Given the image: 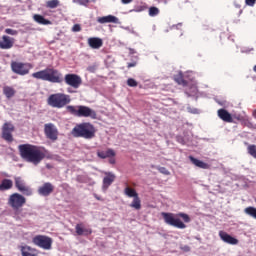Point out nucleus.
Instances as JSON below:
<instances>
[{
    "mask_svg": "<svg viewBox=\"0 0 256 256\" xmlns=\"http://www.w3.org/2000/svg\"><path fill=\"white\" fill-rule=\"evenodd\" d=\"M21 159L32 165H39L47 157V150L37 145L21 144L18 146Z\"/></svg>",
    "mask_w": 256,
    "mask_h": 256,
    "instance_id": "obj_1",
    "label": "nucleus"
},
{
    "mask_svg": "<svg viewBox=\"0 0 256 256\" xmlns=\"http://www.w3.org/2000/svg\"><path fill=\"white\" fill-rule=\"evenodd\" d=\"M162 217L167 225L176 227V229H187V225L185 223H191V217H189V214H185L183 212L177 214L162 212ZM179 217H181L184 222L181 221Z\"/></svg>",
    "mask_w": 256,
    "mask_h": 256,
    "instance_id": "obj_2",
    "label": "nucleus"
},
{
    "mask_svg": "<svg viewBox=\"0 0 256 256\" xmlns=\"http://www.w3.org/2000/svg\"><path fill=\"white\" fill-rule=\"evenodd\" d=\"M34 79H40L41 81H48L49 83H63V74L55 68H45L38 72L32 73Z\"/></svg>",
    "mask_w": 256,
    "mask_h": 256,
    "instance_id": "obj_3",
    "label": "nucleus"
},
{
    "mask_svg": "<svg viewBox=\"0 0 256 256\" xmlns=\"http://www.w3.org/2000/svg\"><path fill=\"white\" fill-rule=\"evenodd\" d=\"M95 133H97V129L89 122L76 124L72 129L73 137H81L82 139H95Z\"/></svg>",
    "mask_w": 256,
    "mask_h": 256,
    "instance_id": "obj_4",
    "label": "nucleus"
},
{
    "mask_svg": "<svg viewBox=\"0 0 256 256\" xmlns=\"http://www.w3.org/2000/svg\"><path fill=\"white\" fill-rule=\"evenodd\" d=\"M66 111L67 113H70V115H74V117H90V119H97V112L89 106L68 105L66 107Z\"/></svg>",
    "mask_w": 256,
    "mask_h": 256,
    "instance_id": "obj_5",
    "label": "nucleus"
},
{
    "mask_svg": "<svg viewBox=\"0 0 256 256\" xmlns=\"http://www.w3.org/2000/svg\"><path fill=\"white\" fill-rule=\"evenodd\" d=\"M47 103L54 109H63V107H66V105L71 103V96L65 93L52 94L48 97Z\"/></svg>",
    "mask_w": 256,
    "mask_h": 256,
    "instance_id": "obj_6",
    "label": "nucleus"
},
{
    "mask_svg": "<svg viewBox=\"0 0 256 256\" xmlns=\"http://www.w3.org/2000/svg\"><path fill=\"white\" fill-rule=\"evenodd\" d=\"M26 203L27 198L25 196L20 193H13L8 197L7 205L17 213L20 209H23Z\"/></svg>",
    "mask_w": 256,
    "mask_h": 256,
    "instance_id": "obj_7",
    "label": "nucleus"
},
{
    "mask_svg": "<svg viewBox=\"0 0 256 256\" xmlns=\"http://www.w3.org/2000/svg\"><path fill=\"white\" fill-rule=\"evenodd\" d=\"M33 245L44 249V251H50L53 247V238L46 235H36L32 239Z\"/></svg>",
    "mask_w": 256,
    "mask_h": 256,
    "instance_id": "obj_8",
    "label": "nucleus"
},
{
    "mask_svg": "<svg viewBox=\"0 0 256 256\" xmlns=\"http://www.w3.org/2000/svg\"><path fill=\"white\" fill-rule=\"evenodd\" d=\"M10 67L16 75H29V72L31 69H33V64L31 63H23V62H18V61H12L10 64Z\"/></svg>",
    "mask_w": 256,
    "mask_h": 256,
    "instance_id": "obj_9",
    "label": "nucleus"
},
{
    "mask_svg": "<svg viewBox=\"0 0 256 256\" xmlns=\"http://www.w3.org/2000/svg\"><path fill=\"white\" fill-rule=\"evenodd\" d=\"M44 134L50 141H57L59 139V130L53 123H47L44 125Z\"/></svg>",
    "mask_w": 256,
    "mask_h": 256,
    "instance_id": "obj_10",
    "label": "nucleus"
},
{
    "mask_svg": "<svg viewBox=\"0 0 256 256\" xmlns=\"http://www.w3.org/2000/svg\"><path fill=\"white\" fill-rule=\"evenodd\" d=\"M64 81L66 85H69V87H73V89H79V87H81V85L83 84L81 76L77 74H66L64 77Z\"/></svg>",
    "mask_w": 256,
    "mask_h": 256,
    "instance_id": "obj_11",
    "label": "nucleus"
},
{
    "mask_svg": "<svg viewBox=\"0 0 256 256\" xmlns=\"http://www.w3.org/2000/svg\"><path fill=\"white\" fill-rule=\"evenodd\" d=\"M13 131H15V126L13 124L6 122L2 127V139L7 141V143H13Z\"/></svg>",
    "mask_w": 256,
    "mask_h": 256,
    "instance_id": "obj_12",
    "label": "nucleus"
},
{
    "mask_svg": "<svg viewBox=\"0 0 256 256\" xmlns=\"http://www.w3.org/2000/svg\"><path fill=\"white\" fill-rule=\"evenodd\" d=\"M75 232L79 237H89V235H92L93 229L85 227V224L83 223H78L75 226Z\"/></svg>",
    "mask_w": 256,
    "mask_h": 256,
    "instance_id": "obj_13",
    "label": "nucleus"
},
{
    "mask_svg": "<svg viewBox=\"0 0 256 256\" xmlns=\"http://www.w3.org/2000/svg\"><path fill=\"white\" fill-rule=\"evenodd\" d=\"M55 191V186L51 184V182H46L42 186L39 187L38 193L39 195H42V197H49L51 193Z\"/></svg>",
    "mask_w": 256,
    "mask_h": 256,
    "instance_id": "obj_14",
    "label": "nucleus"
},
{
    "mask_svg": "<svg viewBox=\"0 0 256 256\" xmlns=\"http://www.w3.org/2000/svg\"><path fill=\"white\" fill-rule=\"evenodd\" d=\"M13 45H15V38L5 35L2 36V40H0V49H12Z\"/></svg>",
    "mask_w": 256,
    "mask_h": 256,
    "instance_id": "obj_15",
    "label": "nucleus"
},
{
    "mask_svg": "<svg viewBox=\"0 0 256 256\" xmlns=\"http://www.w3.org/2000/svg\"><path fill=\"white\" fill-rule=\"evenodd\" d=\"M219 237H220V239H222L224 241V243H228V245H237V243H239V240H237L233 236L229 235L225 231H220Z\"/></svg>",
    "mask_w": 256,
    "mask_h": 256,
    "instance_id": "obj_16",
    "label": "nucleus"
},
{
    "mask_svg": "<svg viewBox=\"0 0 256 256\" xmlns=\"http://www.w3.org/2000/svg\"><path fill=\"white\" fill-rule=\"evenodd\" d=\"M105 177L103 178V189H109V187H111V185L113 184V182L116 179L115 174H113L112 172H105Z\"/></svg>",
    "mask_w": 256,
    "mask_h": 256,
    "instance_id": "obj_17",
    "label": "nucleus"
},
{
    "mask_svg": "<svg viewBox=\"0 0 256 256\" xmlns=\"http://www.w3.org/2000/svg\"><path fill=\"white\" fill-rule=\"evenodd\" d=\"M218 117L225 123H233V116H231V113H229V111H227L226 109H219Z\"/></svg>",
    "mask_w": 256,
    "mask_h": 256,
    "instance_id": "obj_18",
    "label": "nucleus"
},
{
    "mask_svg": "<svg viewBox=\"0 0 256 256\" xmlns=\"http://www.w3.org/2000/svg\"><path fill=\"white\" fill-rule=\"evenodd\" d=\"M97 23L105 25V23H119V18L113 15L102 16L97 18Z\"/></svg>",
    "mask_w": 256,
    "mask_h": 256,
    "instance_id": "obj_19",
    "label": "nucleus"
},
{
    "mask_svg": "<svg viewBox=\"0 0 256 256\" xmlns=\"http://www.w3.org/2000/svg\"><path fill=\"white\" fill-rule=\"evenodd\" d=\"M88 45L91 49H101L103 47V40L97 37H91L88 39Z\"/></svg>",
    "mask_w": 256,
    "mask_h": 256,
    "instance_id": "obj_20",
    "label": "nucleus"
},
{
    "mask_svg": "<svg viewBox=\"0 0 256 256\" xmlns=\"http://www.w3.org/2000/svg\"><path fill=\"white\" fill-rule=\"evenodd\" d=\"M188 159L191 161L192 165H195V167H198L199 169H210L211 166L193 156H189Z\"/></svg>",
    "mask_w": 256,
    "mask_h": 256,
    "instance_id": "obj_21",
    "label": "nucleus"
},
{
    "mask_svg": "<svg viewBox=\"0 0 256 256\" xmlns=\"http://www.w3.org/2000/svg\"><path fill=\"white\" fill-rule=\"evenodd\" d=\"M20 251L22 256H38L37 249L32 248L31 246H21Z\"/></svg>",
    "mask_w": 256,
    "mask_h": 256,
    "instance_id": "obj_22",
    "label": "nucleus"
},
{
    "mask_svg": "<svg viewBox=\"0 0 256 256\" xmlns=\"http://www.w3.org/2000/svg\"><path fill=\"white\" fill-rule=\"evenodd\" d=\"M97 155L100 159H109L111 157H115V150L109 148L106 151H98Z\"/></svg>",
    "mask_w": 256,
    "mask_h": 256,
    "instance_id": "obj_23",
    "label": "nucleus"
},
{
    "mask_svg": "<svg viewBox=\"0 0 256 256\" xmlns=\"http://www.w3.org/2000/svg\"><path fill=\"white\" fill-rule=\"evenodd\" d=\"M174 81L178 85H182V87H187V85H189V82L185 80V77L183 76L182 72H179L178 74L174 75Z\"/></svg>",
    "mask_w": 256,
    "mask_h": 256,
    "instance_id": "obj_24",
    "label": "nucleus"
},
{
    "mask_svg": "<svg viewBox=\"0 0 256 256\" xmlns=\"http://www.w3.org/2000/svg\"><path fill=\"white\" fill-rule=\"evenodd\" d=\"M9 189H13V180L3 179L0 183V191H9Z\"/></svg>",
    "mask_w": 256,
    "mask_h": 256,
    "instance_id": "obj_25",
    "label": "nucleus"
},
{
    "mask_svg": "<svg viewBox=\"0 0 256 256\" xmlns=\"http://www.w3.org/2000/svg\"><path fill=\"white\" fill-rule=\"evenodd\" d=\"M33 20L39 25H51V20L45 19V17L40 14H34Z\"/></svg>",
    "mask_w": 256,
    "mask_h": 256,
    "instance_id": "obj_26",
    "label": "nucleus"
},
{
    "mask_svg": "<svg viewBox=\"0 0 256 256\" xmlns=\"http://www.w3.org/2000/svg\"><path fill=\"white\" fill-rule=\"evenodd\" d=\"M15 93H17L15 91V88H13L11 86H4L3 87V94L5 95V97L7 99H11L12 97H15Z\"/></svg>",
    "mask_w": 256,
    "mask_h": 256,
    "instance_id": "obj_27",
    "label": "nucleus"
},
{
    "mask_svg": "<svg viewBox=\"0 0 256 256\" xmlns=\"http://www.w3.org/2000/svg\"><path fill=\"white\" fill-rule=\"evenodd\" d=\"M124 194L126 195V197H130V198H135V197L139 196L137 191L134 188H131L129 186H127L124 189Z\"/></svg>",
    "mask_w": 256,
    "mask_h": 256,
    "instance_id": "obj_28",
    "label": "nucleus"
},
{
    "mask_svg": "<svg viewBox=\"0 0 256 256\" xmlns=\"http://www.w3.org/2000/svg\"><path fill=\"white\" fill-rule=\"evenodd\" d=\"M130 207H132V209H136V211H139V209H141V198H139V196H135L130 204Z\"/></svg>",
    "mask_w": 256,
    "mask_h": 256,
    "instance_id": "obj_29",
    "label": "nucleus"
},
{
    "mask_svg": "<svg viewBox=\"0 0 256 256\" xmlns=\"http://www.w3.org/2000/svg\"><path fill=\"white\" fill-rule=\"evenodd\" d=\"M18 191L26 197H31V195H33V190L27 184L24 187L20 188Z\"/></svg>",
    "mask_w": 256,
    "mask_h": 256,
    "instance_id": "obj_30",
    "label": "nucleus"
},
{
    "mask_svg": "<svg viewBox=\"0 0 256 256\" xmlns=\"http://www.w3.org/2000/svg\"><path fill=\"white\" fill-rule=\"evenodd\" d=\"M18 191L26 197H31V195H33V190L27 184L24 187L20 188Z\"/></svg>",
    "mask_w": 256,
    "mask_h": 256,
    "instance_id": "obj_31",
    "label": "nucleus"
},
{
    "mask_svg": "<svg viewBox=\"0 0 256 256\" xmlns=\"http://www.w3.org/2000/svg\"><path fill=\"white\" fill-rule=\"evenodd\" d=\"M59 5H60L59 0L46 1V8L47 9H57V7H59Z\"/></svg>",
    "mask_w": 256,
    "mask_h": 256,
    "instance_id": "obj_32",
    "label": "nucleus"
},
{
    "mask_svg": "<svg viewBox=\"0 0 256 256\" xmlns=\"http://www.w3.org/2000/svg\"><path fill=\"white\" fill-rule=\"evenodd\" d=\"M244 213L246 215H249L250 217H253V219H256V208L255 207H252V206L246 207L244 209Z\"/></svg>",
    "mask_w": 256,
    "mask_h": 256,
    "instance_id": "obj_33",
    "label": "nucleus"
},
{
    "mask_svg": "<svg viewBox=\"0 0 256 256\" xmlns=\"http://www.w3.org/2000/svg\"><path fill=\"white\" fill-rule=\"evenodd\" d=\"M27 184H25V181H23V179H21V177H16L15 178V187L16 189L19 191L20 189H22V187L26 186Z\"/></svg>",
    "mask_w": 256,
    "mask_h": 256,
    "instance_id": "obj_34",
    "label": "nucleus"
},
{
    "mask_svg": "<svg viewBox=\"0 0 256 256\" xmlns=\"http://www.w3.org/2000/svg\"><path fill=\"white\" fill-rule=\"evenodd\" d=\"M247 151L248 153L251 155V157H253L254 159H256V145L255 144H251L247 147Z\"/></svg>",
    "mask_w": 256,
    "mask_h": 256,
    "instance_id": "obj_35",
    "label": "nucleus"
},
{
    "mask_svg": "<svg viewBox=\"0 0 256 256\" xmlns=\"http://www.w3.org/2000/svg\"><path fill=\"white\" fill-rule=\"evenodd\" d=\"M159 15V8L152 6L149 8V16L150 17H157Z\"/></svg>",
    "mask_w": 256,
    "mask_h": 256,
    "instance_id": "obj_36",
    "label": "nucleus"
},
{
    "mask_svg": "<svg viewBox=\"0 0 256 256\" xmlns=\"http://www.w3.org/2000/svg\"><path fill=\"white\" fill-rule=\"evenodd\" d=\"M127 85H128V87H137V85H139V83L136 82L135 79L129 78V79L127 80Z\"/></svg>",
    "mask_w": 256,
    "mask_h": 256,
    "instance_id": "obj_37",
    "label": "nucleus"
},
{
    "mask_svg": "<svg viewBox=\"0 0 256 256\" xmlns=\"http://www.w3.org/2000/svg\"><path fill=\"white\" fill-rule=\"evenodd\" d=\"M5 33H7V35H17L18 34L17 30H13L11 28L5 29Z\"/></svg>",
    "mask_w": 256,
    "mask_h": 256,
    "instance_id": "obj_38",
    "label": "nucleus"
},
{
    "mask_svg": "<svg viewBox=\"0 0 256 256\" xmlns=\"http://www.w3.org/2000/svg\"><path fill=\"white\" fill-rule=\"evenodd\" d=\"M76 3H78V5H83L84 7H87V5H89V0H76Z\"/></svg>",
    "mask_w": 256,
    "mask_h": 256,
    "instance_id": "obj_39",
    "label": "nucleus"
},
{
    "mask_svg": "<svg viewBox=\"0 0 256 256\" xmlns=\"http://www.w3.org/2000/svg\"><path fill=\"white\" fill-rule=\"evenodd\" d=\"M72 31L74 33H79V31H81V25L80 24H75L73 27H72Z\"/></svg>",
    "mask_w": 256,
    "mask_h": 256,
    "instance_id": "obj_40",
    "label": "nucleus"
},
{
    "mask_svg": "<svg viewBox=\"0 0 256 256\" xmlns=\"http://www.w3.org/2000/svg\"><path fill=\"white\" fill-rule=\"evenodd\" d=\"M246 5H248L249 7H254L256 0H245Z\"/></svg>",
    "mask_w": 256,
    "mask_h": 256,
    "instance_id": "obj_41",
    "label": "nucleus"
},
{
    "mask_svg": "<svg viewBox=\"0 0 256 256\" xmlns=\"http://www.w3.org/2000/svg\"><path fill=\"white\" fill-rule=\"evenodd\" d=\"M160 173H163V175H169V170L165 167L159 168Z\"/></svg>",
    "mask_w": 256,
    "mask_h": 256,
    "instance_id": "obj_42",
    "label": "nucleus"
},
{
    "mask_svg": "<svg viewBox=\"0 0 256 256\" xmlns=\"http://www.w3.org/2000/svg\"><path fill=\"white\" fill-rule=\"evenodd\" d=\"M181 249H182V251H185L186 253L189 252V251H191V247H189V246H187V245L182 246Z\"/></svg>",
    "mask_w": 256,
    "mask_h": 256,
    "instance_id": "obj_43",
    "label": "nucleus"
},
{
    "mask_svg": "<svg viewBox=\"0 0 256 256\" xmlns=\"http://www.w3.org/2000/svg\"><path fill=\"white\" fill-rule=\"evenodd\" d=\"M137 65L136 62L128 63L127 67L128 69H131V67H135Z\"/></svg>",
    "mask_w": 256,
    "mask_h": 256,
    "instance_id": "obj_44",
    "label": "nucleus"
},
{
    "mask_svg": "<svg viewBox=\"0 0 256 256\" xmlns=\"http://www.w3.org/2000/svg\"><path fill=\"white\" fill-rule=\"evenodd\" d=\"M123 5H129L133 0H121Z\"/></svg>",
    "mask_w": 256,
    "mask_h": 256,
    "instance_id": "obj_45",
    "label": "nucleus"
},
{
    "mask_svg": "<svg viewBox=\"0 0 256 256\" xmlns=\"http://www.w3.org/2000/svg\"><path fill=\"white\" fill-rule=\"evenodd\" d=\"M109 163H110L111 165H115V158L110 157Z\"/></svg>",
    "mask_w": 256,
    "mask_h": 256,
    "instance_id": "obj_46",
    "label": "nucleus"
},
{
    "mask_svg": "<svg viewBox=\"0 0 256 256\" xmlns=\"http://www.w3.org/2000/svg\"><path fill=\"white\" fill-rule=\"evenodd\" d=\"M95 199H97V201H103V199L101 197H99L97 194H94Z\"/></svg>",
    "mask_w": 256,
    "mask_h": 256,
    "instance_id": "obj_47",
    "label": "nucleus"
},
{
    "mask_svg": "<svg viewBox=\"0 0 256 256\" xmlns=\"http://www.w3.org/2000/svg\"><path fill=\"white\" fill-rule=\"evenodd\" d=\"M235 119H237V121H243V117H241V116H237V117H235Z\"/></svg>",
    "mask_w": 256,
    "mask_h": 256,
    "instance_id": "obj_48",
    "label": "nucleus"
},
{
    "mask_svg": "<svg viewBox=\"0 0 256 256\" xmlns=\"http://www.w3.org/2000/svg\"><path fill=\"white\" fill-rule=\"evenodd\" d=\"M137 11H145V6H141Z\"/></svg>",
    "mask_w": 256,
    "mask_h": 256,
    "instance_id": "obj_49",
    "label": "nucleus"
},
{
    "mask_svg": "<svg viewBox=\"0 0 256 256\" xmlns=\"http://www.w3.org/2000/svg\"><path fill=\"white\" fill-rule=\"evenodd\" d=\"M181 23H179V24H177L176 26H173L174 28H176V29H179V27H181Z\"/></svg>",
    "mask_w": 256,
    "mask_h": 256,
    "instance_id": "obj_50",
    "label": "nucleus"
},
{
    "mask_svg": "<svg viewBox=\"0 0 256 256\" xmlns=\"http://www.w3.org/2000/svg\"><path fill=\"white\" fill-rule=\"evenodd\" d=\"M254 119H256V109L252 112Z\"/></svg>",
    "mask_w": 256,
    "mask_h": 256,
    "instance_id": "obj_51",
    "label": "nucleus"
},
{
    "mask_svg": "<svg viewBox=\"0 0 256 256\" xmlns=\"http://www.w3.org/2000/svg\"><path fill=\"white\" fill-rule=\"evenodd\" d=\"M68 93H75V91H73L70 88H68Z\"/></svg>",
    "mask_w": 256,
    "mask_h": 256,
    "instance_id": "obj_52",
    "label": "nucleus"
},
{
    "mask_svg": "<svg viewBox=\"0 0 256 256\" xmlns=\"http://www.w3.org/2000/svg\"><path fill=\"white\" fill-rule=\"evenodd\" d=\"M169 3V0H164V4L167 5Z\"/></svg>",
    "mask_w": 256,
    "mask_h": 256,
    "instance_id": "obj_53",
    "label": "nucleus"
}]
</instances>
